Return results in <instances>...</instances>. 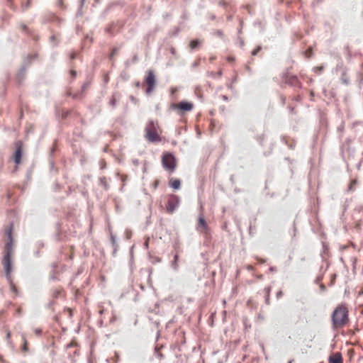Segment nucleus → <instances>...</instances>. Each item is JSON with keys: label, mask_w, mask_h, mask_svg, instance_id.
I'll return each instance as SVG.
<instances>
[{"label": "nucleus", "mask_w": 363, "mask_h": 363, "mask_svg": "<svg viewBox=\"0 0 363 363\" xmlns=\"http://www.w3.org/2000/svg\"><path fill=\"white\" fill-rule=\"evenodd\" d=\"M303 53L306 55L307 58L311 57L313 55V50L312 48H308L306 51L303 52Z\"/></svg>", "instance_id": "obj_25"}, {"label": "nucleus", "mask_w": 363, "mask_h": 363, "mask_svg": "<svg viewBox=\"0 0 363 363\" xmlns=\"http://www.w3.org/2000/svg\"><path fill=\"white\" fill-rule=\"evenodd\" d=\"M262 49V47L261 45H257L256 47V48H255L253 50H252L251 52V55L252 56H256L258 52Z\"/></svg>", "instance_id": "obj_26"}, {"label": "nucleus", "mask_w": 363, "mask_h": 363, "mask_svg": "<svg viewBox=\"0 0 363 363\" xmlns=\"http://www.w3.org/2000/svg\"><path fill=\"white\" fill-rule=\"evenodd\" d=\"M328 363H343V359L341 353H332L328 357Z\"/></svg>", "instance_id": "obj_11"}, {"label": "nucleus", "mask_w": 363, "mask_h": 363, "mask_svg": "<svg viewBox=\"0 0 363 363\" xmlns=\"http://www.w3.org/2000/svg\"><path fill=\"white\" fill-rule=\"evenodd\" d=\"M55 40H56V38L54 35L50 36V42H54V41H55Z\"/></svg>", "instance_id": "obj_58"}, {"label": "nucleus", "mask_w": 363, "mask_h": 363, "mask_svg": "<svg viewBox=\"0 0 363 363\" xmlns=\"http://www.w3.org/2000/svg\"><path fill=\"white\" fill-rule=\"evenodd\" d=\"M30 37H32V38H33V39L35 41H38V40H39V38H40L39 35H35V34L34 33V31H33V35H30Z\"/></svg>", "instance_id": "obj_43"}, {"label": "nucleus", "mask_w": 363, "mask_h": 363, "mask_svg": "<svg viewBox=\"0 0 363 363\" xmlns=\"http://www.w3.org/2000/svg\"><path fill=\"white\" fill-rule=\"evenodd\" d=\"M341 79L344 84H349V79L345 77V74H342Z\"/></svg>", "instance_id": "obj_39"}, {"label": "nucleus", "mask_w": 363, "mask_h": 363, "mask_svg": "<svg viewBox=\"0 0 363 363\" xmlns=\"http://www.w3.org/2000/svg\"><path fill=\"white\" fill-rule=\"evenodd\" d=\"M201 44V41L199 39H194L190 41L189 47L191 50L196 49Z\"/></svg>", "instance_id": "obj_17"}, {"label": "nucleus", "mask_w": 363, "mask_h": 363, "mask_svg": "<svg viewBox=\"0 0 363 363\" xmlns=\"http://www.w3.org/2000/svg\"><path fill=\"white\" fill-rule=\"evenodd\" d=\"M21 350L24 352H27L28 350V345H27V340L25 337H23V345H22Z\"/></svg>", "instance_id": "obj_30"}, {"label": "nucleus", "mask_w": 363, "mask_h": 363, "mask_svg": "<svg viewBox=\"0 0 363 363\" xmlns=\"http://www.w3.org/2000/svg\"><path fill=\"white\" fill-rule=\"evenodd\" d=\"M155 354L159 358L162 359L164 358L163 354L159 352L157 347L155 348Z\"/></svg>", "instance_id": "obj_29"}, {"label": "nucleus", "mask_w": 363, "mask_h": 363, "mask_svg": "<svg viewBox=\"0 0 363 363\" xmlns=\"http://www.w3.org/2000/svg\"><path fill=\"white\" fill-rule=\"evenodd\" d=\"M179 203L180 198L179 196L175 194L169 195V199L166 206L168 213H173L179 206Z\"/></svg>", "instance_id": "obj_8"}, {"label": "nucleus", "mask_w": 363, "mask_h": 363, "mask_svg": "<svg viewBox=\"0 0 363 363\" xmlns=\"http://www.w3.org/2000/svg\"><path fill=\"white\" fill-rule=\"evenodd\" d=\"M129 99L130 100V101H131L132 103H133V104H138V102H139V100H138L137 98H135V96H132V95H130V96H129Z\"/></svg>", "instance_id": "obj_32"}, {"label": "nucleus", "mask_w": 363, "mask_h": 363, "mask_svg": "<svg viewBox=\"0 0 363 363\" xmlns=\"http://www.w3.org/2000/svg\"><path fill=\"white\" fill-rule=\"evenodd\" d=\"M118 95V94L117 93H113V95H112L111 99L109 101V105L111 106L112 108H113L116 106V97Z\"/></svg>", "instance_id": "obj_21"}, {"label": "nucleus", "mask_w": 363, "mask_h": 363, "mask_svg": "<svg viewBox=\"0 0 363 363\" xmlns=\"http://www.w3.org/2000/svg\"><path fill=\"white\" fill-rule=\"evenodd\" d=\"M159 128L157 121L150 120L145 127V137L151 143H157L161 140L160 135L157 133Z\"/></svg>", "instance_id": "obj_2"}, {"label": "nucleus", "mask_w": 363, "mask_h": 363, "mask_svg": "<svg viewBox=\"0 0 363 363\" xmlns=\"http://www.w3.org/2000/svg\"><path fill=\"white\" fill-rule=\"evenodd\" d=\"M159 184H160V181H159V180H157H157H155V181L154 182V188H155V189H157V186H158V185H159Z\"/></svg>", "instance_id": "obj_54"}, {"label": "nucleus", "mask_w": 363, "mask_h": 363, "mask_svg": "<svg viewBox=\"0 0 363 363\" xmlns=\"http://www.w3.org/2000/svg\"><path fill=\"white\" fill-rule=\"evenodd\" d=\"M332 322L334 327H342L349 320L348 311L343 305L337 306L333 311L332 315Z\"/></svg>", "instance_id": "obj_1"}, {"label": "nucleus", "mask_w": 363, "mask_h": 363, "mask_svg": "<svg viewBox=\"0 0 363 363\" xmlns=\"http://www.w3.org/2000/svg\"><path fill=\"white\" fill-rule=\"evenodd\" d=\"M253 25L255 27H258L260 29V32H263L264 30L265 26L260 20L255 21Z\"/></svg>", "instance_id": "obj_20"}, {"label": "nucleus", "mask_w": 363, "mask_h": 363, "mask_svg": "<svg viewBox=\"0 0 363 363\" xmlns=\"http://www.w3.org/2000/svg\"><path fill=\"white\" fill-rule=\"evenodd\" d=\"M323 279V275L318 276L315 279V283L318 284Z\"/></svg>", "instance_id": "obj_42"}, {"label": "nucleus", "mask_w": 363, "mask_h": 363, "mask_svg": "<svg viewBox=\"0 0 363 363\" xmlns=\"http://www.w3.org/2000/svg\"><path fill=\"white\" fill-rule=\"evenodd\" d=\"M23 157V143L18 140L16 143V150L13 152V162L16 165L21 163Z\"/></svg>", "instance_id": "obj_9"}, {"label": "nucleus", "mask_w": 363, "mask_h": 363, "mask_svg": "<svg viewBox=\"0 0 363 363\" xmlns=\"http://www.w3.org/2000/svg\"><path fill=\"white\" fill-rule=\"evenodd\" d=\"M215 35L219 36V37H223V33L221 30H217L215 31Z\"/></svg>", "instance_id": "obj_40"}, {"label": "nucleus", "mask_w": 363, "mask_h": 363, "mask_svg": "<svg viewBox=\"0 0 363 363\" xmlns=\"http://www.w3.org/2000/svg\"><path fill=\"white\" fill-rule=\"evenodd\" d=\"M269 270L271 272H277V267H270Z\"/></svg>", "instance_id": "obj_57"}, {"label": "nucleus", "mask_w": 363, "mask_h": 363, "mask_svg": "<svg viewBox=\"0 0 363 363\" xmlns=\"http://www.w3.org/2000/svg\"><path fill=\"white\" fill-rule=\"evenodd\" d=\"M38 57V54H29L27 57L23 60V64L26 65L28 67L32 63V61L35 60Z\"/></svg>", "instance_id": "obj_14"}, {"label": "nucleus", "mask_w": 363, "mask_h": 363, "mask_svg": "<svg viewBox=\"0 0 363 363\" xmlns=\"http://www.w3.org/2000/svg\"><path fill=\"white\" fill-rule=\"evenodd\" d=\"M313 70L315 72H318V73L320 74L323 70V66L315 67L313 68Z\"/></svg>", "instance_id": "obj_33"}, {"label": "nucleus", "mask_w": 363, "mask_h": 363, "mask_svg": "<svg viewBox=\"0 0 363 363\" xmlns=\"http://www.w3.org/2000/svg\"><path fill=\"white\" fill-rule=\"evenodd\" d=\"M169 51H170L171 54L175 57V58H177V59L178 58V56L176 52V49L174 48H173V47L170 48Z\"/></svg>", "instance_id": "obj_37"}, {"label": "nucleus", "mask_w": 363, "mask_h": 363, "mask_svg": "<svg viewBox=\"0 0 363 363\" xmlns=\"http://www.w3.org/2000/svg\"><path fill=\"white\" fill-rule=\"evenodd\" d=\"M89 82H85L82 86V91L81 92H79V93H77L75 94H74L72 96V97L74 99H79L81 97V95H82V93L89 86Z\"/></svg>", "instance_id": "obj_18"}, {"label": "nucleus", "mask_w": 363, "mask_h": 363, "mask_svg": "<svg viewBox=\"0 0 363 363\" xmlns=\"http://www.w3.org/2000/svg\"><path fill=\"white\" fill-rule=\"evenodd\" d=\"M70 74H71L72 79H74L77 76V72L75 70L71 69Z\"/></svg>", "instance_id": "obj_48"}, {"label": "nucleus", "mask_w": 363, "mask_h": 363, "mask_svg": "<svg viewBox=\"0 0 363 363\" xmlns=\"http://www.w3.org/2000/svg\"><path fill=\"white\" fill-rule=\"evenodd\" d=\"M50 279L52 281L55 280L57 279V277H55V275L52 274L50 276Z\"/></svg>", "instance_id": "obj_62"}, {"label": "nucleus", "mask_w": 363, "mask_h": 363, "mask_svg": "<svg viewBox=\"0 0 363 363\" xmlns=\"http://www.w3.org/2000/svg\"><path fill=\"white\" fill-rule=\"evenodd\" d=\"M69 111L63 110L62 113V118L65 119L69 114Z\"/></svg>", "instance_id": "obj_34"}, {"label": "nucleus", "mask_w": 363, "mask_h": 363, "mask_svg": "<svg viewBox=\"0 0 363 363\" xmlns=\"http://www.w3.org/2000/svg\"><path fill=\"white\" fill-rule=\"evenodd\" d=\"M227 60H228V62H233V61L235 60V57H232V56H228V57H227Z\"/></svg>", "instance_id": "obj_56"}, {"label": "nucleus", "mask_w": 363, "mask_h": 363, "mask_svg": "<svg viewBox=\"0 0 363 363\" xmlns=\"http://www.w3.org/2000/svg\"><path fill=\"white\" fill-rule=\"evenodd\" d=\"M238 41H239L240 46L241 48H242L245 45V41H244L243 38H242L241 37L239 36Z\"/></svg>", "instance_id": "obj_38"}, {"label": "nucleus", "mask_w": 363, "mask_h": 363, "mask_svg": "<svg viewBox=\"0 0 363 363\" xmlns=\"http://www.w3.org/2000/svg\"><path fill=\"white\" fill-rule=\"evenodd\" d=\"M180 32V29L179 28H176L174 32L172 33V35L177 36Z\"/></svg>", "instance_id": "obj_46"}, {"label": "nucleus", "mask_w": 363, "mask_h": 363, "mask_svg": "<svg viewBox=\"0 0 363 363\" xmlns=\"http://www.w3.org/2000/svg\"><path fill=\"white\" fill-rule=\"evenodd\" d=\"M30 6V0H28L26 3L22 4V9L23 11L27 10Z\"/></svg>", "instance_id": "obj_31"}, {"label": "nucleus", "mask_w": 363, "mask_h": 363, "mask_svg": "<svg viewBox=\"0 0 363 363\" xmlns=\"http://www.w3.org/2000/svg\"><path fill=\"white\" fill-rule=\"evenodd\" d=\"M282 79L284 80L286 84L291 86L301 87V83L298 81L297 76L296 75H289L287 74H284L282 76Z\"/></svg>", "instance_id": "obj_10"}, {"label": "nucleus", "mask_w": 363, "mask_h": 363, "mask_svg": "<svg viewBox=\"0 0 363 363\" xmlns=\"http://www.w3.org/2000/svg\"><path fill=\"white\" fill-rule=\"evenodd\" d=\"M179 259V255L176 254L174 256L173 260L171 262V264H170L171 267L175 272H177L179 269V264H178Z\"/></svg>", "instance_id": "obj_15"}, {"label": "nucleus", "mask_w": 363, "mask_h": 363, "mask_svg": "<svg viewBox=\"0 0 363 363\" xmlns=\"http://www.w3.org/2000/svg\"><path fill=\"white\" fill-rule=\"evenodd\" d=\"M100 185L103 186L105 191H108L110 188L109 184L106 181V178L105 177H101L99 179Z\"/></svg>", "instance_id": "obj_16"}, {"label": "nucleus", "mask_w": 363, "mask_h": 363, "mask_svg": "<svg viewBox=\"0 0 363 363\" xmlns=\"http://www.w3.org/2000/svg\"><path fill=\"white\" fill-rule=\"evenodd\" d=\"M114 360H116V363H118V361L120 360V356L117 352H115Z\"/></svg>", "instance_id": "obj_41"}, {"label": "nucleus", "mask_w": 363, "mask_h": 363, "mask_svg": "<svg viewBox=\"0 0 363 363\" xmlns=\"http://www.w3.org/2000/svg\"><path fill=\"white\" fill-rule=\"evenodd\" d=\"M106 32L109 33L111 35H113V26H110L106 28Z\"/></svg>", "instance_id": "obj_36"}, {"label": "nucleus", "mask_w": 363, "mask_h": 363, "mask_svg": "<svg viewBox=\"0 0 363 363\" xmlns=\"http://www.w3.org/2000/svg\"><path fill=\"white\" fill-rule=\"evenodd\" d=\"M265 303L267 305H269L270 303V302H269V294H267L265 296Z\"/></svg>", "instance_id": "obj_50"}, {"label": "nucleus", "mask_w": 363, "mask_h": 363, "mask_svg": "<svg viewBox=\"0 0 363 363\" xmlns=\"http://www.w3.org/2000/svg\"><path fill=\"white\" fill-rule=\"evenodd\" d=\"M209 18H210L211 20H214V19H216V16H215L214 14H211V15L209 16Z\"/></svg>", "instance_id": "obj_60"}, {"label": "nucleus", "mask_w": 363, "mask_h": 363, "mask_svg": "<svg viewBox=\"0 0 363 363\" xmlns=\"http://www.w3.org/2000/svg\"><path fill=\"white\" fill-rule=\"evenodd\" d=\"M193 108V103L185 100L181 101L179 104L172 103L169 106V108L172 110L180 111V115H182V113L191 111Z\"/></svg>", "instance_id": "obj_6"}, {"label": "nucleus", "mask_w": 363, "mask_h": 363, "mask_svg": "<svg viewBox=\"0 0 363 363\" xmlns=\"http://www.w3.org/2000/svg\"><path fill=\"white\" fill-rule=\"evenodd\" d=\"M198 226L199 227H202L203 229H206L207 228V223L205 220V218L202 216H200L199 218V220H198Z\"/></svg>", "instance_id": "obj_19"}, {"label": "nucleus", "mask_w": 363, "mask_h": 363, "mask_svg": "<svg viewBox=\"0 0 363 363\" xmlns=\"http://www.w3.org/2000/svg\"><path fill=\"white\" fill-rule=\"evenodd\" d=\"M283 295H284L283 291L281 290H279V291H277L276 296L279 299L281 297H282Z\"/></svg>", "instance_id": "obj_44"}, {"label": "nucleus", "mask_w": 363, "mask_h": 363, "mask_svg": "<svg viewBox=\"0 0 363 363\" xmlns=\"http://www.w3.org/2000/svg\"><path fill=\"white\" fill-rule=\"evenodd\" d=\"M181 184L179 179L171 178L169 181V186L174 190H179L181 188Z\"/></svg>", "instance_id": "obj_13"}, {"label": "nucleus", "mask_w": 363, "mask_h": 363, "mask_svg": "<svg viewBox=\"0 0 363 363\" xmlns=\"http://www.w3.org/2000/svg\"><path fill=\"white\" fill-rule=\"evenodd\" d=\"M138 55H135L133 57V59H132V62L133 63L138 62Z\"/></svg>", "instance_id": "obj_53"}, {"label": "nucleus", "mask_w": 363, "mask_h": 363, "mask_svg": "<svg viewBox=\"0 0 363 363\" xmlns=\"http://www.w3.org/2000/svg\"><path fill=\"white\" fill-rule=\"evenodd\" d=\"M245 69L246 70L249 72L250 74H252V69H251V67L248 65H246L245 66Z\"/></svg>", "instance_id": "obj_52"}, {"label": "nucleus", "mask_w": 363, "mask_h": 363, "mask_svg": "<svg viewBox=\"0 0 363 363\" xmlns=\"http://www.w3.org/2000/svg\"><path fill=\"white\" fill-rule=\"evenodd\" d=\"M20 26L23 31L26 32L28 35H33V30H30L26 25L21 23Z\"/></svg>", "instance_id": "obj_22"}, {"label": "nucleus", "mask_w": 363, "mask_h": 363, "mask_svg": "<svg viewBox=\"0 0 363 363\" xmlns=\"http://www.w3.org/2000/svg\"><path fill=\"white\" fill-rule=\"evenodd\" d=\"M335 278H336V274H333L332 276V279H331L330 285H333L334 284Z\"/></svg>", "instance_id": "obj_55"}, {"label": "nucleus", "mask_w": 363, "mask_h": 363, "mask_svg": "<svg viewBox=\"0 0 363 363\" xmlns=\"http://www.w3.org/2000/svg\"><path fill=\"white\" fill-rule=\"evenodd\" d=\"M356 184H357V180L356 179L352 180L350 182V185L348 186V189L347 190L350 191H354V186L356 185Z\"/></svg>", "instance_id": "obj_27"}, {"label": "nucleus", "mask_w": 363, "mask_h": 363, "mask_svg": "<svg viewBox=\"0 0 363 363\" xmlns=\"http://www.w3.org/2000/svg\"><path fill=\"white\" fill-rule=\"evenodd\" d=\"M12 253L9 252H4L2 263L5 271L6 278L8 281H10L11 277V273L13 269L12 267Z\"/></svg>", "instance_id": "obj_5"}, {"label": "nucleus", "mask_w": 363, "mask_h": 363, "mask_svg": "<svg viewBox=\"0 0 363 363\" xmlns=\"http://www.w3.org/2000/svg\"><path fill=\"white\" fill-rule=\"evenodd\" d=\"M13 223L11 222L6 229L5 230V235L7 237V242L5 243L4 246V252H13Z\"/></svg>", "instance_id": "obj_7"}, {"label": "nucleus", "mask_w": 363, "mask_h": 363, "mask_svg": "<svg viewBox=\"0 0 363 363\" xmlns=\"http://www.w3.org/2000/svg\"><path fill=\"white\" fill-rule=\"evenodd\" d=\"M118 51V48H113L112 49L111 52V54L108 56V59L111 61H113V57H114L115 55L117 54Z\"/></svg>", "instance_id": "obj_23"}, {"label": "nucleus", "mask_w": 363, "mask_h": 363, "mask_svg": "<svg viewBox=\"0 0 363 363\" xmlns=\"http://www.w3.org/2000/svg\"><path fill=\"white\" fill-rule=\"evenodd\" d=\"M145 83L147 84L145 92L147 94H151L157 84V79L155 72L152 69H148L144 79Z\"/></svg>", "instance_id": "obj_4"}, {"label": "nucleus", "mask_w": 363, "mask_h": 363, "mask_svg": "<svg viewBox=\"0 0 363 363\" xmlns=\"http://www.w3.org/2000/svg\"><path fill=\"white\" fill-rule=\"evenodd\" d=\"M26 67H27L26 65L23 64L17 74L16 78H17V81H18V84H21L25 79V73H26Z\"/></svg>", "instance_id": "obj_12"}, {"label": "nucleus", "mask_w": 363, "mask_h": 363, "mask_svg": "<svg viewBox=\"0 0 363 363\" xmlns=\"http://www.w3.org/2000/svg\"><path fill=\"white\" fill-rule=\"evenodd\" d=\"M162 167L169 172H174L177 167V159L172 152H164L162 155Z\"/></svg>", "instance_id": "obj_3"}, {"label": "nucleus", "mask_w": 363, "mask_h": 363, "mask_svg": "<svg viewBox=\"0 0 363 363\" xmlns=\"http://www.w3.org/2000/svg\"><path fill=\"white\" fill-rule=\"evenodd\" d=\"M135 86L136 87H139V86H140V82L139 81L136 82L135 83Z\"/></svg>", "instance_id": "obj_63"}, {"label": "nucleus", "mask_w": 363, "mask_h": 363, "mask_svg": "<svg viewBox=\"0 0 363 363\" xmlns=\"http://www.w3.org/2000/svg\"><path fill=\"white\" fill-rule=\"evenodd\" d=\"M59 294H60V292H59L58 291H56L54 293V296H55V298H57V297L58 296Z\"/></svg>", "instance_id": "obj_64"}, {"label": "nucleus", "mask_w": 363, "mask_h": 363, "mask_svg": "<svg viewBox=\"0 0 363 363\" xmlns=\"http://www.w3.org/2000/svg\"><path fill=\"white\" fill-rule=\"evenodd\" d=\"M266 295L267 294H269L270 295V291H271V286H267V287H265L264 289Z\"/></svg>", "instance_id": "obj_45"}, {"label": "nucleus", "mask_w": 363, "mask_h": 363, "mask_svg": "<svg viewBox=\"0 0 363 363\" xmlns=\"http://www.w3.org/2000/svg\"><path fill=\"white\" fill-rule=\"evenodd\" d=\"M319 287L322 292H325L326 291V286L323 284H320Z\"/></svg>", "instance_id": "obj_47"}, {"label": "nucleus", "mask_w": 363, "mask_h": 363, "mask_svg": "<svg viewBox=\"0 0 363 363\" xmlns=\"http://www.w3.org/2000/svg\"><path fill=\"white\" fill-rule=\"evenodd\" d=\"M35 333L37 335H40L41 333H42V330L40 328H37V329L35 330Z\"/></svg>", "instance_id": "obj_49"}, {"label": "nucleus", "mask_w": 363, "mask_h": 363, "mask_svg": "<svg viewBox=\"0 0 363 363\" xmlns=\"http://www.w3.org/2000/svg\"><path fill=\"white\" fill-rule=\"evenodd\" d=\"M139 287L140 289L142 290V291H144L145 290V286L142 284H139Z\"/></svg>", "instance_id": "obj_61"}, {"label": "nucleus", "mask_w": 363, "mask_h": 363, "mask_svg": "<svg viewBox=\"0 0 363 363\" xmlns=\"http://www.w3.org/2000/svg\"><path fill=\"white\" fill-rule=\"evenodd\" d=\"M264 139V135H259V136H257V142H258L260 145H262V144H263Z\"/></svg>", "instance_id": "obj_35"}, {"label": "nucleus", "mask_w": 363, "mask_h": 363, "mask_svg": "<svg viewBox=\"0 0 363 363\" xmlns=\"http://www.w3.org/2000/svg\"><path fill=\"white\" fill-rule=\"evenodd\" d=\"M70 59L72 60L77 57V53L72 52L69 55Z\"/></svg>", "instance_id": "obj_51"}, {"label": "nucleus", "mask_w": 363, "mask_h": 363, "mask_svg": "<svg viewBox=\"0 0 363 363\" xmlns=\"http://www.w3.org/2000/svg\"><path fill=\"white\" fill-rule=\"evenodd\" d=\"M9 282L10 283V286H11V291L15 293L16 294H18V290H17L15 284L13 283L11 279H10V281H9Z\"/></svg>", "instance_id": "obj_28"}, {"label": "nucleus", "mask_w": 363, "mask_h": 363, "mask_svg": "<svg viewBox=\"0 0 363 363\" xmlns=\"http://www.w3.org/2000/svg\"><path fill=\"white\" fill-rule=\"evenodd\" d=\"M199 61H195V62L193 63L192 67H198V66H199Z\"/></svg>", "instance_id": "obj_59"}, {"label": "nucleus", "mask_w": 363, "mask_h": 363, "mask_svg": "<svg viewBox=\"0 0 363 363\" xmlns=\"http://www.w3.org/2000/svg\"><path fill=\"white\" fill-rule=\"evenodd\" d=\"M111 243H112L113 246L114 247L113 254H115L116 252L117 247L118 246H117V245L116 243V237L113 235H111Z\"/></svg>", "instance_id": "obj_24"}]
</instances>
